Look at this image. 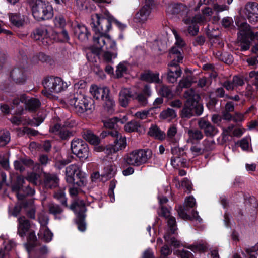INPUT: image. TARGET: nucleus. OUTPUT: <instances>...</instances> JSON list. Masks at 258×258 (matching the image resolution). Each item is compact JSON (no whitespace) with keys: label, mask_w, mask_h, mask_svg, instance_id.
I'll list each match as a JSON object with an SVG mask.
<instances>
[{"label":"nucleus","mask_w":258,"mask_h":258,"mask_svg":"<svg viewBox=\"0 0 258 258\" xmlns=\"http://www.w3.org/2000/svg\"><path fill=\"white\" fill-rule=\"evenodd\" d=\"M152 95L151 86L146 85L140 92L137 93L131 88H122L119 92V102L122 107H126L129 104L130 98L136 100L142 106H146L148 103V99Z\"/></svg>","instance_id":"f03ea898"},{"label":"nucleus","mask_w":258,"mask_h":258,"mask_svg":"<svg viewBox=\"0 0 258 258\" xmlns=\"http://www.w3.org/2000/svg\"><path fill=\"white\" fill-rule=\"evenodd\" d=\"M66 180L69 184L84 186L86 184L87 180L85 174L82 172L79 165L74 164L66 168Z\"/></svg>","instance_id":"0eeeda50"},{"label":"nucleus","mask_w":258,"mask_h":258,"mask_svg":"<svg viewBox=\"0 0 258 258\" xmlns=\"http://www.w3.org/2000/svg\"><path fill=\"white\" fill-rule=\"evenodd\" d=\"M189 93H192V89L186 90L184 93V97L186 99V102L181 112L182 117L189 118L194 115L193 108L191 106L194 105L196 102H191V98H190Z\"/></svg>","instance_id":"a211bd4d"},{"label":"nucleus","mask_w":258,"mask_h":258,"mask_svg":"<svg viewBox=\"0 0 258 258\" xmlns=\"http://www.w3.org/2000/svg\"><path fill=\"white\" fill-rule=\"evenodd\" d=\"M177 128L174 126L172 125L170 127L167 131V138L171 142H175V137L177 134Z\"/></svg>","instance_id":"4d7b16f0"},{"label":"nucleus","mask_w":258,"mask_h":258,"mask_svg":"<svg viewBox=\"0 0 258 258\" xmlns=\"http://www.w3.org/2000/svg\"><path fill=\"white\" fill-rule=\"evenodd\" d=\"M176 113L174 110L171 108H167L163 110L160 114V118L161 119H166L168 121L175 118L176 117Z\"/></svg>","instance_id":"58836bf2"},{"label":"nucleus","mask_w":258,"mask_h":258,"mask_svg":"<svg viewBox=\"0 0 258 258\" xmlns=\"http://www.w3.org/2000/svg\"><path fill=\"white\" fill-rule=\"evenodd\" d=\"M191 9L186 6L178 3L169 4L166 9V13L169 15H174L178 14L184 15L186 14L187 17H189Z\"/></svg>","instance_id":"f3484780"},{"label":"nucleus","mask_w":258,"mask_h":258,"mask_svg":"<svg viewBox=\"0 0 258 258\" xmlns=\"http://www.w3.org/2000/svg\"><path fill=\"white\" fill-rule=\"evenodd\" d=\"M36 209V206L34 204L33 200H30L26 204V211L27 216L31 219H34L35 218Z\"/></svg>","instance_id":"ea45409f"},{"label":"nucleus","mask_w":258,"mask_h":258,"mask_svg":"<svg viewBox=\"0 0 258 258\" xmlns=\"http://www.w3.org/2000/svg\"><path fill=\"white\" fill-rule=\"evenodd\" d=\"M249 76L250 78H254L255 79L254 85L256 87V90L258 91V71H252L249 72Z\"/></svg>","instance_id":"338daca9"},{"label":"nucleus","mask_w":258,"mask_h":258,"mask_svg":"<svg viewBox=\"0 0 258 258\" xmlns=\"http://www.w3.org/2000/svg\"><path fill=\"white\" fill-rule=\"evenodd\" d=\"M21 102L24 103L25 108L30 111H34L39 107L40 106V102L39 100L36 98H29L26 97L25 95L21 96L20 99H15L13 100V109L15 108L16 106V110L15 112L17 114H22L23 111V106H19V104Z\"/></svg>","instance_id":"9b49d317"},{"label":"nucleus","mask_w":258,"mask_h":258,"mask_svg":"<svg viewBox=\"0 0 258 258\" xmlns=\"http://www.w3.org/2000/svg\"><path fill=\"white\" fill-rule=\"evenodd\" d=\"M196 200L194 197L189 196L185 199L184 208L185 210H188L189 208H193L196 205Z\"/></svg>","instance_id":"5fc2aeb1"},{"label":"nucleus","mask_w":258,"mask_h":258,"mask_svg":"<svg viewBox=\"0 0 258 258\" xmlns=\"http://www.w3.org/2000/svg\"><path fill=\"white\" fill-rule=\"evenodd\" d=\"M213 9L217 13H219L224 11L228 10L229 7L226 5H219L217 3H216L213 5Z\"/></svg>","instance_id":"e2e57ef3"},{"label":"nucleus","mask_w":258,"mask_h":258,"mask_svg":"<svg viewBox=\"0 0 258 258\" xmlns=\"http://www.w3.org/2000/svg\"><path fill=\"white\" fill-rule=\"evenodd\" d=\"M127 66L126 62H121L117 66L116 75L117 78L121 77L124 74L126 73Z\"/></svg>","instance_id":"c03bdc74"},{"label":"nucleus","mask_w":258,"mask_h":258,"mask_svg":"<svg viewBox=\"0 0 258 258\" xmlns=\"http://www.w3.org/2000/svg\"><path fill=\"white\" fill-rule=\"evenodd\" d=\"M158 91L160 95L164 97L171 98L173 96L172 91L167 86L162 85Z\"/></svg>","instance_id":"37998d69"},{"label":"nucleus","mask_w":258,"mask_h":258,"mask_svg":"<svg viewBox=\"0 0 258 258\" xmlns=\"http://www.w3.org/2000/svg\"><path fill=\"white\" fill-rule=\"evenodd\" d=\"M38 235L39 238L46 242H49L51 241L53 236V233L47 226L41 227Z\"/></svg>","instance_id":"f704fd0d"},{"label":"nucleus","mask_w":258,"mask_h":258,"mask_svg":"<svg viewBox=\"0 0 258 258\" xmlns=\"http://www.w3.org/2000/svg\"><path fill=\"white\" fill-rule=\"evenodd\" d=\"M153 4L152 1L146 0V4L136 13L134 21L137 23L144 24L149 18Z\"/></svg>","instance_id":"2eb2a0df"},{"label":"nucleus","mask_w":258,"mask_h":258,"mask_svg":"<svg viewBox=\"0 0 258 258\" xmlns=\"http://www.w3.org/2000/svg\"><path fill=\"white\" fill-rule=\"evenodd\" d=\"M48 208L49 212L55 216L56 219L61 220L64 217L61 214L63 210L59 205L51 203L49 204Z\"/></svg>","instance_id":"2f4dec72"},{"label":"nucleus","mask_w":258,"mask_h":258,"mask_svg":"<svg viewBox=\"0 0 258 258\" xmlns=\"http://www.w3.org/2000/svg\"><path fill=\"white\" fill-rule=\"evenodd\" d=\"M140 126V124L137 121L132 120L124 125V130L127 132H133L137 131Z\"/></svg>","instance_id":"a18cd8bd"},{"label":"nucleus","mask_w":258,"mask_h":258,"mask_svg":"<svg viewBox=\"0 0 258 258\" xmlns=\"http://www.w3.org/2000/svg\"><path fill=\"white\" fill-rule=\"evenodd\" d=\"M115 140L112 144L109 145L104 148L103 151L107 154L116 153L124 149L126 146V138L118 132L117 136H114Z\"/></svg>","instance_id":"4468645a"},{"label":"nucleus","mask_w":258,"mask_h":258,"mask_svg":"<svg viewBox=\"0 0 258 258\" xmlns=\"http://www.w3.org/2000/svg\"><path fill=\"white\" fill-rule=\"evenodd\" d=\"M151 154L149 150L136 149L126 154L123 161L127 165L139 166L146 163Z\"/></svg>","instance_id":"6e6552de"},{"label":"nucleus","mask_w":258,"mask_h":258,"mask_svg":"<svg viewBox=\"0 0 258 258\" xmlns=\"http://www.w3.org/2000/svg\"><path fill=\"white\" fill-rule=\"evenodd\" d=\"M204 150L209 151L213 150L215 147V143L213 139H205L203 142Z\"/></svg>","instance_id":"864d4df0"},{"label":"nucleus","mask_w":258,"mask_h":258,"mask_svg":"<svg viewBox=\"0 0 258 258\" xmlns=\"http://www.w3.org/2000/svg\"><path fill=\"white\" fill-rule=\"evenodd\" d=\"M160 252V258H167V256L171 253L172 250L167 245H165L161 248Z\"/></svg>","instance_id":"052dcab7"},{"label":"nucleus","mask_w":258,"mask_h":258,"mask_svg":"<svg viewBox=\"0 0 258 258\" xmlns=\"http://www.w3.org/2000/svg\"><path fill=\"white\" fill-rule=\"evenodd\" d=\"M244 13L250 22H255L258 20V3L249 2L244 8Z\"/></svg>","instance_id":"aec40b11"},{"label":"nucleus","mask_w":258,"mask_h":258,"mask_svg":"<svg viewBox=\"0 0 258 258\" xmlns=\"http://www.w3.org/2000/svg\"><path fill=\"white\" fill-rule=\"evenodd\" d=\"M32 37L36 41L46 46L49 44V29L45 27H40L36 29L32 35Z\"/></svg>","instance_id":"6ab92c4d"},{"label":"nucleus","mask_w":258,"mask_h":258,"mask_svg":"<svg viewBox=\"0 0 258 258\" xmlns=\"http://www.w3.org/2000/svg\"><path fill=\"white\" fill-rule=\"evenodd\" d=\"M76 215V223L79 231L84 232L86 230L85 212L86 210L85 203L83 200L78 199L72 203L70 207Z\"/></svg>","instance_id":"9d476101"},{"label":"nucleus","mask_w":258,"mask_h":258,"mask_svg":"<svg viewBox=\"0 0 258 258\" xmlns=\"http://www.w3.org/2000/svg\"><path fill=\"white\" fill-rule=\"evenodd\" d=\"M9 18L11 24L18 28L23 26L26 23V17L19 13H10Z\"/></svg>","instance_id":"a878e982"},{"label":"nucleus","mask_w":258,"mask_h":258,"mask_svg":"<svg viewBox=\"0 0 258 258\" xmlns=\"http://www.w3.org/2000/svg\"><path fill=\"white\" fill-rule=\"evenodd\" d=\"M258 251V244H256L246 249V252L249 254V258H257L256 256L253 254Z\"/></svg>","instance_id":"774afa93"},{"label":"nucleus","mask_w":258,"mask_h":258,"mask_svg":"<svg viewBox=\"0 0 258 258\" xmlns=\"http://www.w3.org/2000/svg\"><path fill=\"white\" fill-rule=\"evenodd\" d=\"M188 248L194 252H202L205 251L207 249V246L206 244L199 243L191 245Z\"/></svg>","instance_id":"09e8293b"},{"label":"nucleus","mask_w":258,"mask_h":258,"mask_svg":"<svg viewBox=\"0 0 258 258\" xmlns=\"http://www.w3.org/2000/svg\"><path fill=\"white\" fill-rule=\"evenodd\" d=\"M172 32L176 41L175 46L171 48L169 52V57L170 59H176L178 62H181L183 57L181 51L182 47L185 46V43L176 30H173Z\"/></svg>","instance_id":"ddd939ff"},{"label":"nucleus","mask_w":258,"mask_h":258,"mask_svg":"<svg viewBox=\"0 0 258 258\" xmlns=\"http://www.w3.org/2000/svg\"><path fill=\"white\" fill-rule=\"evenodd\" d=\"M90 92L94 98L104 100L109 95V89L106 87H98L96 85H92L90 88Z\"/></svg>","instance_id":"412c9836"},{"label":"nucleus","mask_w":258,"mask_h":258,"mask_svg":"<svg viewBox=\"0 0 258 258\" xmlns=\"http://www.w3.org/2000/svg\"><path fill=\"white\" fill-rule=\"evenodd\" d=\"M43 85L44 89L42 91V94L48 98L54 99L55 94L65 91L70 83L58 77H49L43 80Z\"/></svg>","instance_id":"7ed1b4c3"},{"label":"nucleus","mask_w":258,"mask_h":258,"mask_svg":"<svg viewBox=\"0 0 258 258\" xmlns=\"http://www.w3.org/2000/svg\"><path fill=\"white\" fill-rule=\"evenodd\" d=\"M158 73H155L151 72L145 73L141 76L143 80L146 81L149 83H159L160 80Z\"/></svg>","instance_id":"c9c22d12"},{"label":"nucleus","mask_w":258,"mask_h":258,"mask_svg":"<svg viewBox=\"0 0 258 258\" xmlns=\"http://www.w3.org/2000/svg\"><path fill=\"white\" fill-rule=\"evenodd\" d=\"M239 32L238 33V38L239 41H240V49L242 51H246L249 49L251 43V40L250 38H248L247 35L246 31L240 25L239 27Z\"/></svg>","instance_id":"5701e85b"},{"label":"nucleus","mask_w":258,"mask_h":258,"mask_svg":"<svg viewBox=\"0 0 258 258\" xmlns=\"http://www.w3.org/2000/svg\"><path fill=\"white\" fill-rule=\"evenodd\" d=\"M74 34L81 41H85L90 35L86 27L83 24H77L74 27Z\"/></svg>","instance_id":"393cba45"},{"label":"nucleus","mask_w":258,"mask_h":258,"mask_svg":"<svg viewBox=\"0 0 258 258\" xmlns=\"http://www.w3.org/2000/svg\"><path fill=\"white\" fill-rule=\"evenodd\" d=\"M38 221L41 225V227H46L49 221L48 217L47 214L42 212L38 215Z\"/></svg>","instance_id":"3c124183"},{"label":"nucleus","mask_w":258,"mask_h":258,"mask_svg":"<svg viewBox=\"0 0 258 258\" xmlns=\"http://www.w3.org/2000/svg\"><path fill=\"white\" fill-rule=\"evenodd\" d=\"M213 12L209 7L202 10L201 14L196 15L194 17L184 18L183 22L186 25L188 33L192 36L196 35L199 32L198 24H204L211 20Z\"/></svg>","instance_id":"20e7f679"},{"label":"nucleus","mask_w":258,"mask_h":258,"mask_svg":"<svg viewBox=\"0 0 258 258\" xmlns=\"http://www.w3.org/2000/svg\"><path fill=\"white\" fill-rule=\"evenodd\" d=\"M185 133L188 134L189 138L188 142H193L194 141H199L203 137V133L201 131L197 129H188L185 130Z\"/></svg>","instance_id":"72a5a7b5"},{"label":"nucleus","mask_w":258,"mask_h":258,"mask_svg":"<svg viewBox=\"0 0 258 258\" xmlns=\"http://www.w3.org/2000/svg\"><path fill=\"white\" fill-rule=\"evenodd\" d=\"M93 47L94 49L98 50H102L106 51L104 52L103 54V58L105 61L107 62H110L112 61L113 59L117 57V46H116V49H107V48L103 47L101 48H97V46L95 45L94 42H93Z\"/></svg>","instance_id":"c85d7f7f"},{"label":"nucleus","mask_w":258,"mask_h":258,"mask_svg":"<svg viewBox=\"0 0 258 258\" xmlns=\"http://www.w3.org/2000/svg\"><path fill=\"white\" fill-rule=\"evenodd\" d=\"M106 176L107 177H111L113 176L116 173V167L114 165H111L109 166L106 167Z\"/></svg>","instance_id":"680f3d73"},{"label":"nucleus","mask_w":258,"mask_h":258,"mask_svg":"<svg viewBox=\"0 0 258 258\" xmlns=\"http://www.w3.org/2000/svg\"><path fill=\"white\" fill-rule=\"evenodd\" d=\"M53 21L55 27L58 28H63L66 24V20L61 15L56 16Z\"/></svg>","instance_id":"6e6d98bb"},{"label":"nucleus","mask_w":258,"mask_h":258,"mask_svg":"<svg viewBox=\"0 0 258 258\" xmlns=\"http://www.w3.org/2000/svg\"><path fill=\"white\" fill-rule=\"evenodd\" d=\"M198 125L201 129L204 131L206 136L213 137L217 134L218 130L213 126L211 123L204 118H201L198 122Z\"/></svg>","instance_id":"4be33fe9"},{"label":"nucleus","mask_w":258,"mask_h":258,"mask_svg":"<svg viewBox=\"0 0 258 258\" xmlns=\"http://www.w3.org/2000/svg\"><path fill=\"white\" fill-rule=\"evenodd\" d=\"M190 94V98H191V101H192V102H196L195 104H194L193 106H191L193 108L194 114L195 113L197 115H200L203 112V106L199 104L198 102L200 99V96L193 89L192 93Z\"/></svg>","instance_id":"c756f323"},{"label":"nucleus","mask_w":258,"mask_h":258,"mask_svg":"<svg viewBox=\"0 0 258 258\" xmlns=\"http://www.w3.org/2000/svg\"><path fill=\"white\" fill-rule=\"evenodd\" d=\"M69 103L74 106L75 111L79 114L91 110L93 106L91 98L78 93L74 94L73 97L70 98Z\"/></svg>","instance_id":"1a4fd4ad"},{"label":"nucleus","mask_w":258,"mask_h":258,"mask_svg":"<svg viewBox=\"0 0 258 258\" xmlns=\"http://www.w3.org/2000/svg\"><path fill=\"white\" fill-rule=\"evenodd\" d=\"M25 179L23 176H18L16 183L12 186V190L16 192H18L22 188Z\"/></svg>","instance_id":"de8ad7c7"},{"label":"nucleus","mask_w":258,"mask_h":258,"mask_svg":"<svg viewBox=\"0 0 258 258\" xmlns=\"http://www.w3.org/2000/svg\"><path fill=\"white\" fill-rule=\"evenodd\" d=\"M10 141V135L8 131H3L0 134V147L4 146Z\"/></svg>","instance_id":"49530a36"},{"label":"nucleus","mask_w":258,"mask_h":258,"mask_svg":"<svg viewBox=\"0 0 258 258\" xmlns=\"http://www.w3.org/2000/svg\"><path fill=\"white\" fill-rule=\"evenodd\" d=\"M183 162L179 156H173L171 159V164L175 168L183 166Z\"/></svg>","instance_id":"13d9d810"},{"label":"nucleus","mask_w":258,"mask_h":258,"mask_svg":"<svg viewBox=\"0 0 258 258\" xmlns=\"http://www.w3.org/2000/svg\"><path fill=\"white\" fill-rule=\"evenodd\" d=\"M54 197L55 199L58 200L62 205L65 206H67V199L65 196V193L64 190H60L57 192H55Z\"/></svg>","instance_id":"603ef678"},{"label":"nucleus","mask_w":258,"mask_h":258,"mask_svg":"<svg viewBox=\"0 0 258 258\" xmlns=\"http://www.w3.org/2000/svg\"><path fill=\"white\" fill-rule=\"evenodd\" d=\"M233 23V19L230 17H224L222 21V24L225 28L230 27L232 25Z\"/></svg>","instance_id":"69168bd1"},{"label":"nucleus","mask_w":258,"mask_h":258,"mask_svg":"<svg viewBox=\"0 0 258 258\" xmlns=\"http://www.w3.org/2000/svg\"><path fill=\"white\" fill-rule=\"evenodd\" d=\"M58 135L62 140H66L72 135V132L66 129L64 126L60 129Z\"/></svg>","instance_id":"bf43d9fd"},{"label":"nucleus","mask_w":258,"mask_h":258,"mask_svg":"<svg viewBox=\"0 0 258 258\" xmlns=\"http://www.w3.org/2000/svg\"><path fill=\"white\" fill-rule=\"evenodd\" d=\"M59 179L54 174H44V184L47 188H52L58 185Z\"/></svg>","instance_id":"bb28decb"},{"label":"nucleus","mask_w":258,"mask_h":258,"mask_svg":"<svg viewBox=\"0 0 258 258\" xmlns=\"http://www.w3.org/2000/svg\"><path fill=\"white\" fill-rule=\"evenodd\" d=\"M18 221L19 223L18 233L21 237H23L30 228V222L24 216L19 217L18 219Z\"/></svg>","instance_id":"cd10ccee"},{"label":"nucleus","mask_w":258,"mask_h":258,"mask_svg":"<svg viewBox=\"0 0 258 258\" xmlns=\"http://www.w3.org/2000/svg\"><path fill=\"white\" fill-rule=\"evenodd\" d=\"M171 61L168 64L167 79L169 82L173 83L176 82L178 77H180L182 71L178 65L180 62H178L176 59H170Z\"/></svg>","instance_id":"dca6fc26"},{"label":"nucleus","mask_w":258,"mask_h":258,"mask_svg":"<svg viewBox=\"0 0 258 258\" xmlns=\"http://www.w3.org/2000/svg\"><path fill=\"white\" fill-rule=\"evenodd\" d=\"M242 27L246 31L247 35L248 38H250L251 40H254L255 39L258 40V32L254 34L250 29L249 25L247 23H242L241 24Z\"/></svg>","instance_id":"79ce46f5"},{"label":"nucleus","mask_w":258,"mask_h":258,"mask_svg":"<svg viewBox=\"0 0 258 258\" xmlns=\"http://www.w3.org/2000/svg\"><path fill=\"white\" fill-rule=\"evenodd\" d=\"M71 148L73 153L81 160L87 159L90 156L88 145L82 139H73L71 142Z\"/></svg>","instance_id":"f8f14e48"},{"label":"nucleus","mask_w":258,"mask_h":258,"mask_svg":"<svg viewBox=\"0 0 258 258\" xmlns=\"http://www.w3.org/2000/svg\"><path fill=\"white\" fill-rule=\"evenodd\" d=\"M99 50L98 49L87 53L86 55L87 59L92 63L97 62V59H99Z\"/></svg>","instance_id":"8fccbe9b"},{"label":"nucleus","mask_w":258,"mask_h":258,"mask_svg":"<svg viewBox=\"0 0 258 258\" xmlns=\"http://www.w3.org/2000/svg\"><path fill=\"white\" fill-rule=\"evenodd\" d=\"M76 4L80 9H88L89 8L88 2L86 0H76Z\"/></svg>","instance_id":"0e129e2a"},{"label":"nucleus","mask_w":258,"mask_h":258,"mask_svg":"<svg viewBox=\"0 0 258 258\" xmlns=\"http://www.w3.org/2000/svg\"><path fill=\"white\" fill-rule=\"evenodd\" d=\"M109 14L108 11L105 12V15L107 18H105L98 13L92 15L91 25L95 32L94 42L99 48L105 47L107 49H115L116 42L107 34L111 28V23H114L121 30L126 28V25L121 23Z\"/></svg>","instance_id":"f257e3e1"},{"label":"nucleus","mask_w":258,"mask_h":258,"mask_svg":"<svg viewBox=\"0 0 258 258\" xmlns=\"http://www.w3.org/2000/svg\"><path fill=\"white\" fill-rule=\"evenodd\" d=\"M160 214L167 219L168 230L164 236L165 241L174 247H179L180 246V241L170 235V234H174L177 230L175 218L171 216L169 210L163 206L161 207Z\"/></svg>","instance_id":"423d86ee"},{"label":"nucleus","mask_w":258,"mask_h":258,"mask_svg":"<svg viewBox=\"0 0 258 258\" xmlns=\"http://www.w3.org/2000/svg\"><path fill=\"white\" fill-rule=\"evenodd\" d=\"M148 133L151 137L158 140H163L165 139L166 136L165 134L155 124L151 125Z\"/></svg>","instance_id":"7c9ffc66"},{"label":"nucleus","mask_w":258,"mask_h":258,"mask_svg":"<svg viewBox=\"0 0 258 258\" xmlns=\"http://www.w3.org/2000/svg\"><path fill=\"white\" fill-rule=\"evenodd\" d=\"M105 102L104 104V110L108 114H112L114 111L115 102L113 98L109 95L103 100Z\"/></svg>","instance_id":"4c0bfd02"},{"label":"nucleus","mask_w":258,"mask_h":258,"mask_svg":"<svg viewBox=\"0 0 258 258\" xmlns=\"http://www.w3.org/2000/svg\"><path fill=\"white\" fill-rule=\"evenodd\" d=\"M11 78L18 84H23L26 80L25 71L21 68H15L10 73Z\"/></svg>","instance_id":"b1692460"},{"label":"nucleus","mask_w":258,"mask_h":258,"mask_svg":"<svg viewBox=\"0 0 258 258\" xmlns=\"http://www.w3.org/2000/svg\"><path fill=\"white\" fill-rule=\"evenodd\" d=\"M29 6L34 18L38 21L49 20L53 16L52 6L47 1L31 0Z\"/></svg>","instance_id":"39448f33"},{"label":"nucleus","mask_w":258,"mask_h":258,"mask_svg":"<svg viewBox=\"0 0 258 258\" xmlns=\"http://www.w3.org/2000/svg\"><path fill=\"white\" fill-rule=\"evenodd\" d=\"M194 78L192 75H187V76H183L178 83L177 87V90L179 91L184 88H188L191 86L192 84L194 82Z\"/></svg>","instance_id":"e433bc0d"},{"label":"nucleus","mask_w":258,"mask_h":258,"mask_svg":"<svg viewBox=\"0 0 258 258\" xmlns=\"http://www.w3.org/2000/svg\"><path fill=\"white\" fill-rule=\"evenodd\" d=\"M118 117H115L103 120L105 127L108 128H115L118 126Z\"/></svg>","instance_id":"a19ab883"},{"label":"nucleus","mask_w":258,"mask_h":258,"mask_svg":"<svg viewBox=\"0 0 258 258\" xmlns=\"http://www.w3.org/2000/svg\"><path fill=\"white\" fill-rule=\"evenodd\" d=\"M82 136L85 140L92 145H98L99 143V138L91 130H84L82 133Z\"/></svg>","instance_id":"473e14b6"}]
</instances>
